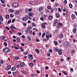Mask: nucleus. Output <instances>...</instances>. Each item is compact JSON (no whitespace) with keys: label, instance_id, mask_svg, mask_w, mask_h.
I'll use <instances>...</instances> for the list:
<instances>
[{"label":"nucleus","instance_id":"f257e3e1","mask_svg":"<svg viewBox=\"0 0 77 77\" xmlns=\"http://www.w3.org/2000/svg\"><path fill=\"white\" fill-rule=\"evenodd\" d=\"M18 6V4L17 2L14 3L12 5V6H13V7H14V8H17Z\"/></svg>","mask_w":77,"mask_h":77},{"label":"nucleus","instance_id":"f03ea898","mask_svg":"<svg viewBox=\"0 0 77 77\" xmlns=\"http://www.w3.org/2000/svg\"><path fill=\"white\" fill-rule=\"evenodd\" d=\"M29 19V17H24L22 18V20L25 21H27Z\"/></svg>","mask_w":77,"mask_h":77},{"label":"nucleus","instance_id":"7ed1b4c3","mask_svg":"<svg viewBox=\"0 0 77 77\" xmlns=\"http://www.w3.org/2000/svg\"><path fill=\"white\" fill-rule=\"evenodd\" d=\"M11 68V65H9L6 67L5 69L6 70H9V69H10Z\"/></svg>","mask_w":77,"mask_h":77},{"label":"nucleus","instance_id":"20e7f679","mask_svg":"<svg viewBox=\"0 0 77 77\" xmlns=\"http://www.w3.org/2000/svg\"><path fill=\"white\" fill-rule=\"evenodd\" d=\"M28 58L30 60H32L33 59V55L32 54H30L28 55Z\"/></svg>","mask_w":77,"mask_h":77},{"label":"nucleus","instance_id":"39448f33","mask_svg":"<svg viewBox=\"0 0 77 77\" xmlns=\"http://www.w3.org/2000/svg\"><path fill=\"white\" fill-rule=\"evenodd\" d=\"M10 50V49H9V48H6V50H5V52L6 53H9Z\"/></svg>","mask_w":77,"mask_h":77},{"label":"nucleus","instance_id":"423d86ee","mask_svg":"<svg viewBox=\"0 0 77 77\" xmlns=\"http://www.w3.org/2000/svg\"><path fill=\"white\" fill-rule=\"evenodd\" d=\"M62 50L60 49H59L58 51L59 54L60 55H62Z\"/></svg>","mask_w":77,"mask_h":77},{"label":"nucleus","instance_id":"0eeeda50","mask_svg":"<svg viewBox=\"0 0 77 77\" xmlns=\"http://www.w3.org/2000/svg\"><path fill=\"white\" fill-rule=\"evenodd\" d=\"M71 18L72 20H75L76 18L74 14H72L71 15Z\"/></svg>","mask_w":77,"mask_h":77},{"label":"nucleus","instance_id":"6e6552de","mask_svg":"<svg viewBox=\"0 0 77 77\" xmlns=\"http://www.w3.org/2000/svg\"><path fill=\"white\" fill-rule=\"evenodd\" d=\"M60 27H62V23H59V25H58V28L60 29Z\"/></svg>","mask_w":77,"mask_h":77},{"label":"nucleus","instance_id":"1a4fd4ad","mask_svg":"<svg viewBox=\"0 0 77 77\" xmlns=\"http://www.w3.org/2000/svg\"><path fill=\"white\" fill-rule=\"evenodd\" d=\"M10 28L11 29H12L13 30H14V29H17V30H18V28H15V27H14V26H10Z\"/></svg>","mask_w":77,"mask_h":77},{"label":"nucleus","instance_id":"9d476101","mask_svg":"<svg viewBox=\"0 0 77 77\" xmlns=\"http://www.w3.org/2000/svg\"><path fill=\"white\" fill-rule=\"evenodd\" d=\"M11 71H15L16 70V67H13L11 68Z\"/></svg>","mask_w":77,"mask_h":77},{"label":"nucleus","instance_id":"9b49d317","mask_svg":"<svg viewBox=\"0 0 77 77\" xmlns=\"http://www.w3.org/2000/svg\"><path fill=\"white\" fill-rule=\"evenodd\" d=\"M24 65H25V64H24V63H21L20 64V66L21 67H24Z\"/></svg>","mask_w":77,"mask_h":77},{"label":"nucleus","instance_id":"f8f14e48","mask_svg":"<svg viewBox=\"0 0 77 77\" xmlns=\"http://www.w3.org/2000/svg\"><path fill=\"white\" fill-rule=\"evenodd\" d=\"M56 16L57 18H59L60 17V14L59 13H57L56 14Z\"/></svg>","mask_w":77,"mask_h":77},{"label":"nucleus","instance_id":"ddd939ff","mask_svg":"<svg viewBox=\"0 0 77 77\" xmlns=\"http://www.w3.org/2000/svg\"><path fill=\"white\" fill-rule=\"evenodd\" d=\"M59 37L60 38H63V35L62 34H60L59 35Z\"/></svg>","mask_w":77,"mask_h":77},{"label":"nucleus","instance_id":"4468645a","mask_svg":"<svg viewBox=\"0 0 77 77\" xmlns=\"http://www.w3.org/2000/svg\"><path fill=\"white\" fill-rule=\"evenodd\" d=\"M49 20H51L53 19V16H52L50 15L48 17Z\"/></svg>","mask_w":77,"mask_h":77},{"label":"nucleus","instance_id":"2eb2a0df","mask_svg":"<svg viewBox=\"0 0 77 77\" xmlns=\"http://www.w3.org/2000/svg\"><path fill=\"white\" fill-rule=\"evenodd\" d=\"M41 26L42 27L43 29H45V26L44 24L42 23L41 25Z\"/></svg>","mask_w":77,"mask_h":77},{"label":"nucleus","instance_id":"dca6fc26","mask_svg":"<svg viewBox=\"0 0 77 77\" xmlns=\"http://www.w3.org/2000/svg\"><path fill=\"white\" fill-rule=\"evenodd\" d=\"M76 32H77V29L75 28H74L73 31V32L74 33H76Z\"/></svg>","mask_w":77,"mask_h":77},{"label":"nucleus","instance_id":"f3484780","mask_svg":"<svg viewBox=\"0 0 77 77\" xmlns=\"http://www.w3.org/2000/svg\"><path fill=\"white\" fill-rule=\"evenodd\" d=\"M35 51L37 53V54H39L40 53L39 50L38 49H36L35 50Z\"/></svg>","mask_w":77,"mask_h":77},{"label":"nucleus","instance_id":"a211bd4d","mask_svg":"<svg viewBox=\"0 0 77 77\" xmlns=\"http://www.w3.org/2000/svg\"><path fill=\"white\" fill-rule=\"evenodd\" d=\"M1 38L2 40H4V39L6 38V36H2L1 37Z\"/></svg>","mask_w":77,"mask_h":77},{"label":"nucleus","instance_id":"6ab92c4d","mask_svg":"<svg viewBox=\"0 0 77 77\" xmlns=\"http://www.w3.org/2000/svg\"><path fill=\"white\" fill-rule=\"evenodd\" d=\"M0 20L1 21H3V17H2V16L1 15L0 16Z\"/></svg>","mask_w":77,"mask_h":77},{"label":"nucleus","instance_id":"aec40b11","mask_svg":"<svg viewBox=\"0 0 77 77\" xmlns=\"http://www.w3.org/2000/svg\"><path fill=\"white\" fill-rule=\"evenodd\" d=\"M28 14L29 16V17H33V14L32 13H29Z\"/></svg>","mask_w":77,"mask_h":77},{"label":"nucleus","instance_id":"412c9836","mask_svg":"<svg viewBox=\"0 0 77 77\" xmlns=\"http://www.w3.org/2000/svg\"><path fill=\"white\" fill-rule=\"evenodd\" d=\"M8 11L9 12L12 13H13L14 12V11L13 10H12V9H9Z\"/></svg>","mask_w":77,"mask_h":77},{"label":"nucleus","instance_id":"4be33fe9","mask_svg":"<svg viewBox=\"0 0 77 77\" xmlns=\"http://www.w3.org/2000/svg\"><path fill=\"white\" fill-rule=\"evenodd\" d=\"M29 65L30 66H33V63H30L29 64Z\"/></svg>","mask_w":77,"mask_h":77},{"label":"nucleus","instance_id":"5701e85b","mask_svg":"<svg viewBox=\"0 0 77 77\" xmlns=\"http://www.w3.org/2000/svg\"><path fill=\"white\" fill-rule=\"evenodd\" d=\"M32 27H36V24L34 23H32Z\"/></svg>","mask_w":77,"mask_h":77},{"label":"nucleus","instance_id":"b1692460","mask_svg":"<svg viewBox=\"0 0 77 77\" xmlns=\"http://www.w3.org/2000/svg\"><path fill=\"white\" fill-rule=\"evenodd\" d=\"M54 49H55L56 51V52H57V51L58 52V51L59 50H60V49H58V48H55Z\"/></svg>","mask_w":77,"mask_h":77},{"label":"nucleus","instance_id":"393cba45","mask_svg":"<svg viewBox=\"0 0 77 77\" xmlns=\"http://www.w3.org/2000/svg\"><path fill=\"white\" fill-rule=\"evenodd\" d=\"M66 47H69V42H66Z\"/></svg>","mask_w":77,"mask_h":77},{"label":"nucleus","instance_id":"a878e982","mask_svg":"<svg viewBox=\"0 0 77 77\" xmlns=\"http://www.w3.org/2000/svg\"><path fill=\"white\" fill-rule=\"evenodd\" d=\"M23 54H24L25 55H26L27 54H28V52L27 51H26L25 52H24L23 53Z\"/></svg>","mask_w":77,"mask_h":77},{"label":"nucleus","instance_id":"bb28decb","mask_svg":"<svg viewBox=\"0 0 77 77\" xmlns=\"http://www.w3.org/2000/svg\"><path fill=\"white\" fill-rule=\"evenodd\" d=\"M69 6L70 8H72V5L71 4H69Z\"/></svg>","mask_w":77,"mask_h":77},{"label":"nucleus","instance_id":"cd10ccee","mask_svg":"<svg viewBox=\"0 0 77 77\" xmlns=\"http://www.w3.org/2000/svg\"><path fill=\"white\" fill-rule=\"evenodd\" d=\"M54 42L55 45H57V42L56 41H54Z\"/></svg>","mask_w":77,"mask_h":77},{"label":"nucleus","instance_id":"c85d7f7f","mask_svg":"<svg viewBox=\"0 0 77 77\" xmlns=\"http://www.w3.org/2000/svg\"><path fill=\"white\" fill-rule=\"evenodd\" d=\"M31 29V27H28L27 29V31H29Z\"/></svg>","mask_w":77,"mask_h":77},{"label":"nucleus","instance_id":"c756f323","mask_svg":"<svg viewBox=\"0 0 77 77\" xmlns=\"http://www.w3.org/2000/svg\"><path fill=\"white\" fill-rule=\"evenodd\" d=\"M43 9V8L42 7H40L39 8L38 10L39 11H42V10Z\"/></svg>","mask_w":77,"mask_h":77},{"label":"nucleus","instance_id":"7c9ffc66","mask_svg":"<svg viewBox=\"0 0 77 77\" xmlns=\"http://www.w3.org/2000/svg\"><path fill=\"white\" fill-rule=\"evenodd\" d=\"M62 72L65 75H67V73L65 72V71H62Z\"/></svg>","mask_w":77,"mask_h":77},{"label":"nucleus","instance_id":"2f4dec72","mask_svg":"<svg viewBox=\"0 0 77 77\" xmlns=\"http://www.w3.org/2000/svg\"><path fill=\"white\" fill-rule=\"evenodd\" d=\"M66 59L67 60H71V58H70L69 57H67Z\"/></svg>","mask_w":77,"mask_h":77},{"label":"nucleus","instance_id":"473e14b6","mask_svg":"<svg viewBox=\"0 0 77 77\" xmlns=\"http://www.w3.org/2000/svg\"><path fill=\"white\" fill-rule=\"evenodd\" d=\"M45 32H44V33H43L42 35V38H43L44 37V36H45Z\"/></svg>","mask_w":77,"mask_h":77},{"label":"nucleus","instance_id":"72a5a7b5","mask_svg":"<svg viewBox=\"0 0 77 77\" xmlns=\"http://www.w3.org/2000/svg\"><path fill=\"white\" fill-rule=\"evenodd\" d=\"M9 17H10V16H9V15H7L5 16L6 18H9Z\"/></svg>","mask_w":77,"mask_h":77},{"label":"nucleus","instance_id":"f704fd0d","mask_svg":"<svg viewBox=\"0 0 77 77\" xmlns=\"http://www.w3.org/2000/svg\"><path fill=\"white\" fill-rule=\"evenodd\" d=\"M47 8L48 9H51V7L50 6H48Z\"/></svg>","mask_w":77,"mask_h":77},{"label":"nucleus","instance_id":"c9c22d12","mask_svg":"<svg viewBox=\"0 0 77 77\" xmlns=\"http://www.w3.org/2000/svg\"><path fill=\"white\" fill-rule=\"evenodd\" d=\"M4 45L5 46V47H6L7 45H8V44H7V43L6 42H4Z\"/></svg>","mask_w":77,"mask_h":77},{"label":"nucleus","instance_id":"e433bc0d","mask_svg":"<svg viewBox=\"0 0 77 77\" xmlns=\"http://www.w3.org/2000/svg\"><path fill=\"white\" fill-rule=\"evenodd\" d=\"M64 4H66V5L67 4V1L66 0H65L64 1Z\"/></svg>","mask_w":77,"mask_h":77},{"label":"nucleus","instance_id":"4c0bfd02","mask_svg":"<svg viewBox=\"0 0 77 77\" xmlns=\"http://www.w3.org/2000/svg\"><path fill=\"white\" fill-rule=\"evenodd\" d=\"M46 37L47 38V40H48L49 39V36H48V35H46Z\"/></svg>","mask_w":77,"mask_h":77},{"label":"nucleus","instance_id":"58836bf2","mask_svg":"<svg viewBox=\"0 0 77 77\" xmlns=\"http://www.w3.org/2000/svg\"><path fill=\"white\" fill-rule=\"evenodd\" d=\"M10 17L11 18H12V17H14V15L12 14H11L10 15Z\"/></svg>","mask_w":77,"mask_h":77},{"label":"nucleus","instance_id":"ea45409f","mask_svg":"<svg viewBox=\"0 0 77 77\" xmlns=\"http://www.w3.org/2000/svg\"><path fill=\"white\" fill-rule=\"evenodd\" d=\"M55 6H59V5L58 3H56L55 4Z\"/></svg>","mask_w":77,"mask_h":77},{"label":"nucleus","instance_id":"a19ab883","mask_svg":"<svg viewBox=\"0 0 77 77\" xmlns=\"http://www.w3.org/2000/svg\"><path fill=\"white\" fill-rule=\"evenodd\" d=\"M27 38L29 39V41H31V38H30V36H27Z\"/></svg>","mask_w":77,"mask_h":77},{"label":"nucleus","instance_id":"79ce46f5","mask_svg":"<svg viewBox=\"0 0 77 77\" xmlns=\"http://www.w3.org/2000/svg\"><path fill=\"white\" fill-rule=\"evenodd\" d=\"M0 62L1 64H3V61L1 60H0Z\"/></svg>","mask_w":77,"mask_h":77},{"label":"nucleus","instance_id":"37998d69","mask_svg":"<svg viewBox=\"0 0 77 77\" xmlns=\"http://www.w3.org/2000/svg\"><path fill=\"white\" fill-rule=\"evenodd\" d=\"M14 48H15V49H17L18 50L19 49V48L18 47H16L15 46H14Z\"/></svg>","mask_w":77,"mask_h":77},{"label":"nucleus","instance_id":"c03bdc74","mask_svg":"<svg viewBox=\"0 0 77 77\" xmlns=\"http://www.w3.org/2000/svg\"><path fill=\"white\" fill-rule=\"evenodd\" d=\"M16 40L17 42H20V39L19 38H17Z\"/></svg>","mask_w":77,"mask_h":77},{"label":"nucleus","instance_id":"a18cd8bd","mask_svg":"<svg viewBox=\"0 0 77 77\" xmlns=\"http://www.w3.org/2000/svg\"><path fill=\"white\" fill-rule=\"evenodd\" d=\"M34 2L36 3H38V0H34Z\"/></svg>","mask_w":77,"mask_h":77},{"label":"nucleus","instance_id":"49530a36","mask_svg":"<svg viewBox=\"0 0 77 77\" xmlns=\"http://www.w3.org/2000/svg\"><path fill=\"white\" fill-rule=\"evenodd\" d=\"M14 58L15 59H16V60H18V59L19 58V57H15Z\"/></svg>","mask_w":77,"mask_h":77},{"label":"nucleus","instance_id":"de8ad7c7","mask_svg":"<svg viewBox=\"0 0 77 77\" xmlns=\"http://www.w3.org/2000/svg\"><path fill=\"white\" fill-rule=\"evenodd\" d=\"M29 5H32V6H33V5H36V4H33L31 2H30Z\"/></svg>","mask_w":77,"mask_h":77},{"label":"nucleus","instance_id":"09e8293b","mask_svg":"<svg viewBox=\"0 0 77 77\" xmlns=\"http://www.w3.org/2000/svg\"><path fill=\"white\" fill-rule=\"evenodd\" d=\"M13 74L14 75H15L17 74V72H14L13 73Z\"/></svg>","mask_w":77,"mask_h":77},{"label":"nucleus","instance_id":"8fccbe9b","mask_svg":"<svg viewBox=\"0 0 77 77\" xmlns=\"http://www.w3.org/2000/svg\"><path fill=\"white\" fill-rule=\"evenodd\" d=\"M15 13L16 14H19V12H18V11H17L15 12Z\"/></svg>","mask_w":77,"mask_h":77},{"label":"nucleus","instance_id":"3c124183","mask_svg":"<svg viewBox=\"0 0 77 77\" xmlns=\"http://www.w3.org/2000/svg\"><path fill=\"white\" fill-rule=\"evenodd\" d=\"M35 41H36V42H39V41H40V40H39L38 39H36L35 40Z\"/></svg>","mask_w":77,"mask_h":77},{"label":"nucleus","instance_id":"603ef678","mask_svg":"<svg viewBox=\"0 0 77 77\" xmlns=\"http://www.w3.org/2000/svg\"><path fill=\"white\" fill-rule=\"evenodd\" d=\"M48 69V66H46L45 67V70H47Z\"/></svg>","mask_w":77,"mask_h":77},{"label":"nucleus","instance_id":"864d4df0","mask_svg":"<svg viewBox=\"0 0 77 77\" xmlns=\"http://www.w3.org/2000/svg\"><path fill=\"white\" fill-rule=\"evenodd\" d=\"M43 16L44 18H45L47 17V15H45V14H43Z\"/></svg>","mask_w":77,"mask_h":77},{"label":"nucleus","instance_id":"5fc2aeb1","mask_svg":"<svg viewBox=\"0 0 77 77\" xmlns=\"http://www.w3.org/2000/svg\"><path fill=\"white\" fill-rule=\"evenodd\" d=\"M70 71H73V69L72 68H70Z\"/></svg>","mask_w":77,"mask_h":77},{"label":"nucleus","instance_id":"6e6d98bb","mask_svg":"<svg viewBox=\"0 0 77 77\" xmlns=\"http://www.w3.org/2000/svg\"><path fill=\"white\" fill-rule=\"evenodd\" d=\"M56 23H55V22L53 24L54 26H56Z\"/></svg>","mask_w":77,"mask_h":77},{"label":"nucleus","instance_id":"4d7b16f0","mask_svg":"<svg viewBox=\"0 0 77 77\" xmlns=\"http://www.w3.org/2000/svg\"><path fill=\"white\" fill-rule=\"evenodd\" d=\"M40 19L41 20H42V21H44V18L43 17H41Z\"/></svg>","mask_w":77,"mask_h":77},{"label":"nucleus","instance_id":"13d9d810","mask_svg":"<svg viewBox=\"0 0 77 77\" xmlns=\"http://www.w3.org/2000/svg\"><path fill=\"white\" fill-rule=\"evenodd\" d=\"M49 52H50L51 53H52V52H53L52 50H51V49H49Z\"/></svg>","mask_w":77,"mask_h":77},{"label":"nucleus","instance_id":"bf43d9fd","mask_svg":"<svg viewBox=\"0 0 77 77\" xmlns=\"http://www.w3.org/2000/svg\"><path fill=\"white\" fill-rule=\"evenodd\" d=\"M20 49L21 51H24V50L22 48V47H20Z\"/></svg>","mask_w":77,"mask_h":77},{"label":"nucleus","instance_id":"052dcab7","mask_svg":"<svg viewBox=\"0 0 77 77\" xmlns=\"http://www.w3.org/2000/svg\"><path fill=\"white\" fill-rule=\"evenodd\" d=\"M11 22V20H9L8 22V24H10V23Z\"/></svg>","mask_w":77,"mask_h":77},{"label":"nucleus","instance_id":"680f3d73","mask_svg":"<svg viewBox=\"0 0 77 77\" xmlns=\"http://www.w3.org/2000/svg\"><path fill=\"white\" fill-rule=\"evenodd\" d=\"M47 56H50V53H47Z\"/></svg>","mask_w":77,"mask_h":77},{"label":"nucleus","instance_id":"e2e57ef3","mask_svg":"<svg viewBox=\"0 0 77 77\" xmlns=\"http://www.w3.org/2000/svg\"><path fill=\"white\" fill-rule=\"evenodd\" d=\"M0 0L2 3H5V2L3 1V0Z\"/></svg>","mask_w":77,"mask_h":77},{"label":"nucleus","instance_id":"0e129e2a","mask_svg":"<svg viewBox=\"0 0 77 77\" xmlns=\"http://www.w3.org/2000/svg\"><path fill=\"white\" fill-rule=\"evenodd\" d=\"M45 77H48V74H46L45 75Z\"/></svg>","mask_w":77,"mask_h":77},{"label":"nucleus","instance_id":"69168bd1","mask_svg":"<svg viewBox=\"0 0 77 77\" xmlns=\"http://www.w3.org/2000/svg\"><path fill=\"white\" fill-rule=\"evenodd\" d=\"M58 11L59 12H61V9H60V8H58Z\"/></svg>","mask_w":77,"mask_h":77},{"label":"nucleus","instance_id":"338daca9","mask_svg":"<svg viewBox=\"0 0 77 77\" xmlns=\"http://www.w3.org/2000/svg\"><path fill=\"white\" fill-rule=\"evenodd\" d=\"M31 76L32 77H34L35 76V75L33 73L31 74Z\"/></svg>","mask_w":77,"mask_h":77},{"label":"nucleus","instance_id":"774afa93","mask_svg":"<svg viewBox=\"0 0 77 77\" xmlns=\"http://www.w3.org/2000/svg\"><path fill=\"white\" fill-rule=\"evenodd\" d=\"M8 74H11V71H8Z\"/></svg>","mask_w":77,"mask_h":77}]
</instances>
